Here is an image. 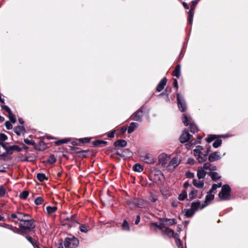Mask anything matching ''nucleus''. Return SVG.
Segmentation results:
<instances>
[{"mask_svg": "<svg viewBox=\"0 0 248 248\" xmlns=\"http://www.w3.org/2000/svg\"><path fill=\"white\" fill-rule=\"evenodd\" d=\"M187 193L185 191H182L181 194L179 195L178 199L180 201H184L187 197Z\"/></svg>", "mask_w": 248, "mask_h": 248, "instance_id": "obj_33", "label": "nucleus"}, {"mask_svg": "<svg viewBox=\"0 0 248 248\" xmlns=\"http://www.w3.org/2000/svg\"><path fill=\"white\" fill-rule=\"evenodd\" d=\"M181 161L180 158L178 156L173 157L171 160H170L169 163L166 166V170L170 171H173L180 164Z\"/></svg>", "mask_w": 248, "mask_h": 248, "instance_id": "obj_4", "label": "nucleus"}, {"mask_svg": "<svg viewBox=\"0 0 248 248\" xmlns=\"http://www.w3.org/2000/svg\"><path fill=\"white\" fill-rule=\"evenodd\" d=\"M11 217L13 218L17 219V213L11 214Z\"/></svg>", "mask_w": 248, "mask_h": 248, "instance_id": "obj_64", "label": "nucleus"}, {"mask_svg": "<svg viewBox=\"0 0 248 248\" xmlns=\"http://www.w3.org/2000/svg\"><path fill=\"white\" fill-rule=\"evenodd\" d=\"M27 239L34 246L36 244L33 243L32 239L31 237H27Z\"/></svg>", "mask_w": 248, "mask_h": 248, "instance_id": "obj_58", "label": "nucleus"}, {"mask_svg": "<svg viewBox=\"0 0 248 248\" xmlns=\"http://www.w3.org/2000/svg\"><path fill=\"white\" fill-rule=\"evenodd\" d=\"M197 0H194L192 1V5L191 7V9L189 12V23L190 24H191L192 23V20L194 16V9L196 5L197 4Z\"/></svg>", "mask_w": 248, "mask_h": 248, "instance_id": "obj_12", "label": "nucleus"}, {"mask_svg": "<svg viewBox=\"0 0 248 248\" xmlns=\"http://www.w3.org/2000/svg\"><path fill=\"white\" fill-rule=\"evenodd\" d=\"M56 158L54 155H52L49 157L47 159V162L50 164H53L56 162Z\"/></svg>", "mask_w": 248, "mask_h": 248, "instance_id": "obj_41", "label": "nucleus"}, {"mask_svg": "<svg viewBox=\"0 0 248 248\" xmlns=\"http://www.w3.org/2000/svg\"><path fill=\"white\" fill-rule=\"evenodd\" d=\"M78 244V240L74 236L70 235L65 239L64 245L67 248H76Z\"/></svg>", "mask_w": 248, "mask_h": 248, "instance_id": "obj_3", "label": "nucleus"}, {"mask_svg": "<svg viewBox=\"0 0 248 248\" xmlns=\"http://www.w3.org/2000/svg\"><path fill=\"white\" fill-rule=\"evenodd\" d=\"M91 139L90 138H83L80 140V141H81L83 143H87L90 142Z\"/></svg>", "mask_w": 248, "mask_h": 248, "instance_id": "obj_54", "label": "nucleus"}, {"mask_svg": "<svg viewBox=\"0 0 248 248\" xmlns=\"http://www.w3.org/2000/svg\"><path fill=\"white\" fill-rule=\"evenodd\" d=\"M143 115L142 111H138L136 112L133 116V119L136 121H140Z\"/></svg>", "mask_w": 248, "mask_h": 248, "instance_id": "obj_19", "label": "nucleus"}, {"mask_svg": "<svg viewBox=\"0 0 248 248\" xmlns=\"http://www.w3.org/2000/svg\"><path fill=\"white\" fill-rule=\"evenodd\" d=\"M177 104L179 110L183 112L184 111L186 108V105L185 102L183 98L180 96L179 94H177Z\"/></svg>", "mask_w": 248, "mask_h": 248, "instance_id": "obj_9", "label": "nucleus"}, {"mask_svg": "<svg viewBox=\"0 0 248 248\" xmlns=\"http://www.w3.org/2000/svg\"><path fill=\"white\" fill-rule=\"evenodd\" d=\"M190 132L193 133L198 131V128L196 125L194 124L190 125Z\"/></svg>", "mask_w": 248, "mask_h": 248, "instance_id": "obj_43", "label": "nucleus"}, {"mask_svg": "<svg viewBox=\"0 0 248 248\" xmlns=\"http://www.w3.org/2000/svg\"><path fill=\"white\" fill-rule=\"evenodd\" d=\"M114 136V131H112L108 134V137L109 138H113Z\"/></svg>", "mask_w": 248, "mask_h": 248, "instance_id": "obj_61", "label": "nucleus"}, {"mask_svg": "<svg viewBox=\"0 0 248 248\" xmlns=\"http://www.w3.org/2000/svg\"><path fill=\"white\" fill-rule=\"evenodd\" d=\"M3 226L5 228L8 229L12 230V227L9 225L5 224H4V225Z\"/></svg>", "mask_w": 248, "mask_h": 248, "instance_id": "obj_62", "label": "nucleus"}, {"mask_svg": "<svg viewBox=\"0 0 248 248\" xmlns=\"http://www.w3.org/2000/svg\"><path fill=\"white\" fill-rule=\"evenodd\" d=\"M64 219L67 221V224L70 226H74L75 223H77L74 217H66Z\"/></svg>", "mask_w": 248, "mask_h": 248, "instance_id": "obj_25", "label": "nucleus"}, {"mask_svg": "<svg viewBox=\"0 0 248 248\" xmlns=\"http://www.w3.org/2000/svg\"><path fill=\"white\" fill-rule=\"evenodd\" d=\"M201 168L203 169V170L207 171L209 170H216V167L215 166L212 165L210 163L207 162L204 164L202 167H201Z\"/></svg>", "mask_w": 248, "mask_h": 248, "instance_id": "obj_17", "label": "nucleus"}, {"mask_svg": "<svg viewBox=\"0 0 248 248\" xmlns=\"http://www.w3.org/2000/svg\"><path fill=\"white\" fill-rule=\"evenodd\" d=\"M182 121L185 125L187 126L188 124L189 120L186 115L183 114L182 116Z\"/></svg>", "mask_w": 248, "mask_h": 248, "instance_id": "obj_38", "label": "nucleus"}, {"mask_svg": "<svg viewBox=\"0 0 248 248\" xmlns=\"http://www.w3.org/2000/svg\"><path fill=\"white\" fill-rule=\"evenodd\" d=\"M80 230L81 232H88L89 229H88V227L84 225H82L80 226Z\"/></svg>", "mask_w": 248, "mask_h": 248, "instance_id": "obj_45", "label": "nucleus"}, {"mask_svg": "<svg viewBox=\"0 0 248 248\" xmlns=\"http://www.w3.org/2000/svg\"><path fill=\"white\" fill-rule=\"evenodd\" d=\"M122 228L125 231H129L130 228L129 226V224L126 220H124L123 224H122Z\"/></svg>", "mask_w": 248, "mask_h": 248, "instance_id": "obj_37", "label": "nucleus"}, {"mask_svg": "<svg viewBox=\"0 0 248 248\" xmlns=\"http://www.w3.org/2000/svg\"><path fill=\"white\" fill-rule=\"evenodd\" d=\"M17 219L20 221V222H22L26 217H28V214H23L20 212H17Z\"/></svg>", "mask_w": 248, "mask_h": 248, "instance_id": "obj_27", "label": "nucleus"}, {"mask_svg": "<svg viewBox=\"0 0 248 248\" xmlns=\"http://www.w3.org/2000/svg\"><path fill=\"white\" fill-rule=\"evenodd\" d=\"M127 204L131 209L136 207L144 208L147 204L148 202L142 199H133L127 202Z\"/></svg>", "mask_w": 248, "mask_h": 248, "instance_id": "obj_2", "label": "nucleus"}, {"mask_svg": "<svg viewBox=\"0 0 248 248\" xmlns=\"http://www.w3.org/2000/svg\"><path fill=\"white\" fill-rule=\"evenodd\" d=\"M6 190L2 186H0V196H3L5 194Z\"/></svg>", "mask_w": 248, "mask_h": 248, "instance_id": "obj_49", "label": "nucleus"}, {"mask_svg": "<svg viewBox=\"0 0 248 248\" xmlns=\"http://www.w3.org/2000/svg\"><path fill=\"white\" fill-rule=\"evenodd\" d=\"M103 143L104 144H106L107 142L106 141H101V140H96L94 142V144L95 146L98 145L99 144Z\"/></svg>", "mask_w": 248, "mask_h": 248, "instance_id": "obj_55", "label": "nucleus"}, {"mask_svg": "<svg viewBox=\"0 0 248 248\" xmlns=\"http://www.w3.org/2000/svg\"><path fill=\"white\" fill-rule=\"evenodd\" d=\"M57 209L56 206H47L46 207L47 213L49 215L54 213L57 210Z\"/></svg>", "mask_w": 248, "mask_h": 248, "instance_id": "obj_30", "label": "nucleus"}, {"mask_svg": "<svg viewBox=\"0 0 248 248\" xmlns=\"http://www.w3.org/2000/svg\"><path fill=\"white\" fill-rule=\"evenodd\" d=\"M201 202L200 201L193 202L191 203V208L194 211H197L199 209H201Z\"/></svg>", "mask_w": 248, "mask_h": 248, "instance_id": "obj_18", "label": "nucleus"}, {"mask_svg": "<svg viewBox=\"0 0 248 248\" xmlns=\"http://www.w3.org/2000/svg\"><path fill=\"white\" fill-rule=\"evenodd\" d=\"M186 175L187 177L192 178L194 177V174L193 173L191 172L190 171H187L186 172Z\"/></svg>", "mask_w": 248, "mask_h": 248, "instance_id": "obj_51", "label": "nucleus"}, {"mask_svg": "<svg viewBox=\"0 0 248 248\" xmlns=\"http://www.w3.org/2000/svg\"><path fill=\"white\" fill-rule=\"evenodd\" d=\"M167 81V79L166 78H164L159 82L156 88L158 92H160L164 89Z\"/></svg>", "mask_w": 248, "mask_h": 248, "instance_id": "obj_16", "label": "nucleus"}, {"mask_svg": "<svg viewBox=\"0 0 248 248\" xmlns=\"http://www.w3.org/2000/svg\"><path fill=\"white\" fill-rule=\"evenodd\" d=\"M7 139V137L6 135L3 133L0 134V141H5Z\"/></svg>", "mask_w": 248, "mask_h": 248, "instance_id": "obj_48", "label": "nucleus"}, {"mask_svg": "<svg viewBox=\"0 0 248 248\" xmlns=\"http://www.w3.org/2000/svg\"><path fill=\"white\" fill-rule=\"evenodd\" d=\"M221 158L219 153L217 152H215L211 153L208 159L210 162H214L216 160H219Z\"/></svg>", "mask_w": 248, "mask_h": 248, "instance_id": "obj_14", "label": "nucleus"}, {"mask_svg": "<svg viewBox=\"0 0 248 248\" xmlns=\"http://www.w3.org/2000/svg\"><path fill=\"white\" fill-rule=\"evenodd\" d=\"M150 227L151 229H154L155 228H158V225L156 223H152L150 225Z\"/></svg>", "mask_w": 248, "mask_h": 248, "instance_id": "obj_56", "label": "nucleus"}, {"mask_svg": "<svg viewBox=\"0 0 248 248\" xmlns=\"http://www.w3.org/2000/svg\"><path fill=\"white\" fill-rule=\"evenodd\" d=\"M208 153L209 151L205 150L203 147L200 145L197 146L193 150V155L199 163H202L206 160Z\"/></svg>", "mask_w": 248, "mask_h": 248, "instance_id": "obj_1", "label": "nucleus"}, {"mask_svg": "<svg viewBox=\"0 0 248 248\" xmlns=\"http://www.w3.org/2000/svg\"><path fill=\"white\" fill-rule=\"evenodd\" d=\"M37 178L40 182H42L46 179V177L44 173H38L37 175Z\"/></svg>", "mask_w": 248, "mask_h": 248, "instance_id": "obj_34", "label": "nucleus"}, {"mask_svg": "<svg viewBox=\"0 0 248 248\" xmlns=\"http://www.w3.org/2000/svg\"><path fill=\"white\" fill-rule=\"evenodd\" d=\"M181 74V66L180 65H177L173 73V75L176 76L177 78H179Z\"/></svg>", "mask_w": 248, "mask_h": 248, "instance_id": "obj_26", "label": "nucleus"}, {"mask_svg": "<svg viewBox=\"0 0 248 248\" xmlns=\"http://www.w3.org/2000/svg\"><path fill=\"white\" fill-rule=\"evenodd\" d=\"M2 108L5 109L8 113V114L12 112L10 108L7 106H2Z\"/></svg>", "mask_w": 248, "mask_h": 248, "instance_id": "obj_52", "label": "nucleus"}, {"mask_svg": "<svg viewBox=\"0 0 248 248\" xmlns=\"http://www.w3.org/2000/svg\"><path fill=\"white\" fill-rule=\"evenodd\" d=\"M198 194V190L196 189L192 190L189 194V197L190 200H193L196 198Z\"/></svg>", "mask_w": 248, "mask_h": 248, "instance_id": "obj_31", "label": "nucleus"}, {"mask_svg": "<svg viewBox=\"0 0 248 248\" xmlns=\"http://www.w3.org/2000/svg\"><path fill=\"white\" fill-rule=\"evenodd\" d=\"M213 193H210V191L207 193V195L206 196L205 201L202 204L201 206V209H203L208 205H209L211 202L214 199V195L212 194Z\"/></svg>", "mask_w": 248, "mask_h": 248, "instance_id": "obj_10", "label": "nucleus"}, {"mask_svg": "<svg viewBox=\"0 0 248 248\" xmlns=\"http://www.w3.org/2000/svg\"><path fill=\"white\" fill-rule=\"evenodd\" d=\"M140 216L139 215L137 216V219L135 221V224L137 225L138 224L140 221Z\"/></svg>", "mask_w": 248, "mask_h": 248, "instance_id": "obj_60", "label": "nucleus"}, {"mask_svg": "<svg viewBox=\"0 0 248 248\" xmlns=\"http://www.w3.org/2000/svg\"><path fill=\"white\" fill-rule=\"evenodd\" d=\"M14 131L17 135H20L24 132L25 128L23 126H18L15 128Z\"/></svg>", "mask_w": 248, "mask_h": 248, "instance_id": "obj_22", "label": "nucleus"}, {"mask_svg": "<svg viewBox=\"0 0 248 248\" xmlns=\"http://www.w3.org/2000/svg\"><path fill=\"white\" fill-rule=\"evenodd\" d=\"M24 142L28 145H33L35 144V142L33 140H28L27 139H24Z\"/></svg>", "mask_w": 248, "mask_h": 248, "instance_id": "obj_46", "label": "nucleus"}, {"mask_svg": "<svg viewBox=\"0 0 248 248\" xmlns=\"http://www.w3.org/2000/svg\"><path fill=\"white\" fill-rule=\"evenodd\" d=\"M138 126V124L137 123H131L128 127L127 132L128 133H132Z\"/></svg>", "mask_w": 248, "mask_h": 248, "instance_id": "obj_21", "label": "nucleus"}, {"mask_svg": "<svg viewBox=\"0 0 248 248\" xmlns=\"http://www.w3.org/2000/svg\"><path fill=\"white\" fill-rule=\"evenodd\" d=\"M191 136L186 131H184L180 137V141L181 143L186 142L190 139Z\"/></svg>", "mask_w": 248, "mask_h": 248, "instance_id": "obj_11", "label": "nucleus"}, {"mask_svg": "<svg viewBox=\"0 0 248 248\" xmlns=\"http://www.w3.org/2000/svg\"><path fill=\"white\" fill-rule=\"evenodd\" d=\"M176 222H175V221L174 219H169L168 220V225H173V224H175Z\"/></svg>", "mask_w": 248, "mask_h": 248, "instance_id": "obj_57", "label": "nucleus"}, {"mask_svg": "<svg viewBox=\"0 0 248 248\" xmlns=\"http://www.w3.org/2000/svg\"><path fill=\"white\" fill-rule=\"evenodd\" d=\"M158 228H159L160 230H162L163 232L164 231L165 228L164 227V225L163 224H160L158 225Z\"/></svg>", "mask_w": 248, "mask_h": 248, "instance_id": "obj_59", "label": "nucleus"}, {"mask_svg": "<svg viewBox=\"0 0 248 248\" xmlns=\"http://www.w3.org/2000/svg\"><path fill=\"white\" fill-rule=\"evenodd\" d=\"M207 173H209L207 172V171H206L201 167H199L197 170V175L198 178L203 179Z\"/></svg>", "mask_w": 248, "mask_h": 248, "instance_id": "obj_15", "label": "nucleus"}, {"mask_svg": "<svg viewBox=\"0 0 248 248\" xmlns=\"http://www.w3.org/2000/svg\"><path fill=\"white\" fill-rule=\"evenodd\" d=\"M127 142L124 140H118L114 143V145L116 147H124L126 146Z\"/></svg>", "mask_w": 248, "mask_h": 248, "instance_id": "obj_23", "label": "nucleus"}, {"mask_svg": "<svg viewBox=\"0 0 248 248\" xmlns=\"http://www.w3.org/2000/svg\"><path fill=\"white\" fill-rule=\"evenodd\" d=\"M230 191L231 188L228 185L223 186L218 195L219 198L222 200H228L230 196Z\"/></svg>", "mask_w": 248, "mask_h": 248, "instance_id": "obj_6", "label": "nucleus"}, {"mask_svg": "<svg viewBox=\"0 0 248 248\" xmlns=\"http://www.w3.org/2000/svg\"><path fill=\"white\" fill-rule=\"evenodd\" d=\"M174 238L175 239V242L179 248H183L182 247V243L180 240L177 237L176 235H175Z\"/></svg>", "mask_w": 248, "mask_h": 248, "instance_id": "obj_39", "label": "nucleus"}, {"mask_svg": "<svg viewBox=\"0 0 248 248\" xmlns=\"http://www.w3.org/2000/svg\"><path fill=\"white\" fill-rule=\"evenodd\" d=\"M209 174L213 180H218L220 178V176L219 175V174L216 172H209Z\"/></svg>", "mask_w": 248, "mask_h": 248, "instance_id": "obj_29", "label": "nucleus"}, {"mask_svg": "<svg viewBox=\"0 0 248 248\" xmlns=\"http://www.w3.org/2000/svg\"><path fill=\"white\" fill-rule=\"evenodd\" d=\"M157 198L156 196H155V195L152 194L151 195L150 200H151V202H155L157 200Z\"/></svg>", "mask_w": 248, "mask_h": 248, "instance_id": "obj_53", "label": "nucleus"}, {"mask_svg": "<svg viewBox=\"0 0 248 248\" xmlns=\"http://www.w3.org/2000/svg\"><path fill=\"white\" fill-rule=\"evenodd\" d=\"M133 170L135 171L141 172L143 170V167L140 164H136L134 166Z\"/></svg>", "mask_w": 248, "mask_h": 248, "instance_id": "obj_32", "label": "nucleus"}, {"mask_svg": "<svg viewBox=\"0 0 248 248\" xmlns=\"http://www.w3.org/2000/svg\"><path fill=\"white\" fill-rule=\"evenodd\" d=\"M216 138V135H212L209 136L206 139V140L208 142H211L213 141Z\"/></svg>", "mask_w": 248, "mask_h": 248, "instance_id": "obj_44", "label": "nucleus"}, {"mask_svg": "<svg viewBox=\"0 0 248 248\" xmlns=\"http://www.w3.org/2000/svg\"><path fill=\"white\" fill-rule=\"evenodd\" d=\"M222 143V140L220 139H217L213 143V146L215 148H218L219 147Z\"/></svg>", "mask_w": 248, "mask_h": 248, "instance_id": "obj_36", "label": "nucleus"}, {"mask_svg": "<svg viewBox=\"0 0 248 248\" xmlns=\"http://www.w3.org/2000/svg\"><path fill=\"white\" fill-rule=\"evenodd\" d=\"M140 157L141 160L148 164L154 163L156 161L155 157L150 153H146L143 154L142 155H140Z\"/></svg>", "mask_w": 248, "mask_h": 248, "instance_id": "obj_7", "label": "nucleus"}, {"mask_svg": "<svg viewBox=\"0 0 248 248\" xmlns=\"http://www.w3.org/2000/svg\"><path fill=\"white\" fill-rule=\"evenodd\" d=\"M163 232H164V233H165L169 237H172V236L174 237V236H175L174 235V231L170 228H165L164 231Z\"/></svg>", "mask_w": 248, "mask_h": 248, "instance_id": "obj_24", "label": "nucleus"}, {"mask_svg": "<svg viewBox=\"0 0 248 248\" xmlns=\"http://www.w3.org/2000/svg\"><path fill=\"white\" fill-rule=\"evenodd\" d=\"M202 179H194L193 180V185L198 188H202L204 185L203 180Z\"/></svg>", "mask_w": 248, "mask_h": 248, "instance_id": "obj_13", "label": "nucleus"}, {"mask_svg": "<svg viewBox=\"0 0 248 248\" xmlns=\"http://www.w3.org/2000/svg\"><path fill=\"white\" fill-rule=\"evenodd\" d=\"M71 140L70 138H65L58 141H55V144L57 145H60L64 143L68 142Z\"/></svg>", "mask_w": 248, "mask_h": 248, "instance_id": "obj_28", "label": "nucleus"}, {"mask_svg": "<svg viewBox=\"0 0 248 248\" xmlns=\"http://www.w3.org/2000/svg\"><path fill=\"white\" fill-rule=\"evenodd\" d=\"M221 183H218V184H214L211 189L210 190V193H213L214 191L217 188H219L221 187Z\"/></svg>", "mask_w": 248, "mask_h": 248, "instance_id": "obj_35", "label": "nucleus"}, {"mask_svg": "<svg viewBox=\"0 0 248 248\" xmlns=\"http://www.w3.org/2000/svg\"><path fill=\"white\" fill-rule=\"evenodd\" d=\"M43 202V198H42L41 197H38L34 201L35 204L37 205H39V204H42Z\"/></svg>", "mask_w": 248, "mask_h": 248, "instance_id": "obj_42", "label": "nucleus"}, {"mask_svg": "<svg viewBox=\"0 0 248 248\" xmlns=\"http://www.w3.org/2000/svg\"><path fill=\"white\" fill-rule=\"evenodd\" d=\"M28 192L27 191H24L21 193L20 196L21 198L25 199L28 196Z\"/></svg>", "mask_w": 248, "mask_h": 248, "instance_id": "obj_47", "label": "nucleus"}, {"mask_svg": "<svg viewBox=\"0 0 248 248\" xmlns=\"http://www.w3.org/2000/svg\"><path fill=\"white\" fill-rule=\"evenodd\" d=\"M170 158V155L162 153L158 156V165L163 169H166V166Z\"/></svg>", "mask_w": 248, "mask_h": 248, "instance_id": "obj_5", "label": "nucleus"}, {"mask_svg": "<svg viewBox=\"0 0 248 248\" xmlns=\"http://www.w3.org/2000/svg\"><path fill=\"white\" fill-rule=\"evenodd\" d=\"M9 118L12 123L14 124L16 123V118L15 115L13 114L12 112L9 113Z\"/></svg>", "mask_w": 248, "mask_h": 248, "instance_id": "obj_40", "label": "nucleus"}, {"mask_svg": "<svg viewBox=\"0 0 248 248\" xmlns=\"http://www.w3.org/2000/svg\"><path fill=\"white\" fill-rule=\"evenodd\" d=\"M34 225L32 220L29 219H24L22 222H20V227L24 230H31L34 228Z\"/></svg>", "mask_w": 248, "mask_h": 248, "instance_id": "obj_8", "label": "nucleus"}, {"mask_svg": "<svg viewBox=\"0 0 248 248\" xmlns=\"http://www.w3.org/2000/svg\"><path fill=\"white\" fill-rule=\"evenodd\" d=\"M5 170V168L2 167L1 163L0 162V171L3 172Z\"/></svg>", "mask_w": 248, "mask_h": 248, "instance_id": "obj_63", "label": "nucleus"}, {"mask_svg": "<svg viewBox=\"0 0 248 248\" xmlns=\"http://www.w3.org/2000/svg\"><path fill=\"white\" fill-rule=\"evenodd\" d=\"M5 125L8 129H11L12 128V125L9 121H6L5 123Z\"/></svg>", "mask_w": 248, "mask_h": 248, "instance_id": "obj_50", "label": "nucleus"}, {"mask_svg": "<svg viewBox=\"0 0 248 248\" xmlns=\"http://www.w3.org/2000/svg\"><path fill=\"white\" fill-rule=\"evenodd\" d=\"M183 213L185 214V216L187 217H192L195 212L191 209H185L183 211Z\"/></svg>", "mask_w": 248, "mask_h": 248, "instance_id": "obj_20", "label": "nucleus"}]
</instances>
